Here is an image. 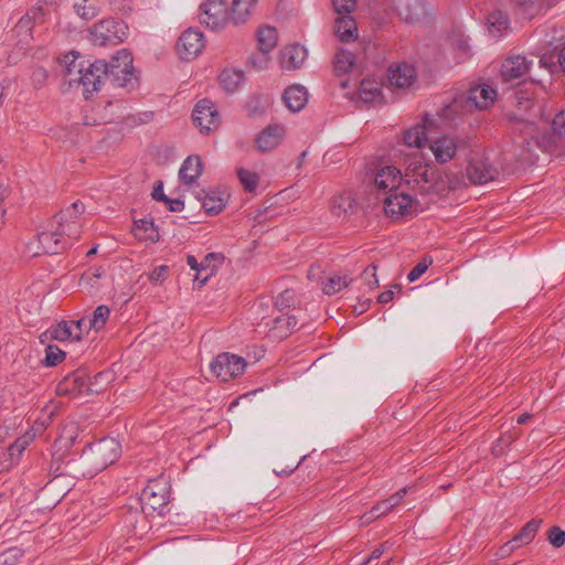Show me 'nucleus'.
<instances>
[{"instance_id": "9d476101", "label": "nucleus", "mask_w": 565, "mask_h": 565, "mask_svg": "<svg viewBox=\"0 0 565 565\" xmlns=\"http://www.w3.org/2000/svg\"><path fill=\"white\" fill-rule=\"evenodd\" d=\"M468 146L467 141L457 136L443 135L433 139L429 143L436 162L444 164L452 160L457 152Z\"/></svg>"}, {"instance_id": "1a4fd4ad", "label": "nucleus", "mask_w": 565, "mask_h": 565, "mask_svg": "<svg viewBox=\"0 0 565 565\" xmlns=\"http://www.w3.org/2000/svg\"><path fill=\"white\" fill-rule=\"evenodd\" d=\"M245 367L243 358L227 352L218 354L210 364L212 373L224 382L243 374Z\"/></svg>"}, {"instance_id": "a18cd8bd", "label": "nucleus", "mask_w": 565, "mask_h": 565, "mask_svg": "<svg viewBox=\"0 0 565 565\" xmlns=\"http://www.w3.org/2000/svg\"><path fill=\"white\" fill-rule=\"evenodd\" d=\"M74 10L85 21L93 20L99 13V8L92 0H79L74 4Z\"/></svg>"}, {"instance_id": "bb28decb", "label": "nucleus", "mask_w": 565, "mask_h": 565, "mask_svg": "<svg viewBox=\"0 0 565 565\" xmlns=\"http://www.w3.org/2000/svg\"><path fill=\"white\" fill-rule=\"evenodd\" d=\"M282 102L290 111H300L308 102L306 88L301 85L289 86L282 94Z\"/></svg>"}, {"instance_id": "f257e3e1", "label": "nucleus", "mask_w": 565, "mask_h": 565, "mask_svg": "<svg viewBox=\"0 0 565 565\" xmlns=\"http://www.w3.org/2000/svg\"><path fill=\"white\" fill-rule=\"evenodd\" d=\"M79 54L70 52L64 55L61 63L65 67V76L72 85L77 83L83 86V93L86 98L95 92H98L104 84L107 75V63L105 61H95L85 65L84 61H78Z\"/></svg>"}, {"instance_id": "f3484780", "label": "nucleus", "mask_w": 565, "mask_h": 565, "mask_svg": "<svg viewBox=\"0 0 565 565\" xmlns=\"http://www.w3.org/2000/svg\"><path fill=\"white\" fill-rule=\"evenodd\" d=\"M286 129L282 125L271 124L265 127L256 137L255 145L260 152L275 150L284 140Z\"/></svg>"}, {"instance_id": "774afa93", "label": "nucleus", "mask_w": 565, "mask_h": 565, "mask_svg": "<svg viewBox=\"0 0 565 565\" xmlns=\"http://www.w3.org/2000/svg\"><path fill=\"white\" fill-rule=\"evenodd\" d=\"M166 204L171 212H181L184 209L183 201H181L179 199L168 198V201H166Z\"/></svg>"}, {"instance_id": "20e7f679", "label": "nucleus", "mask_w": 565, "mask_h": 565, "mask_svg": "<svg viewBox=\"0 0 565 565\" xmlns=\"http://www.w3.org/2000/svg\"><path fill=\"white\" fill-rule=\"evenodd\" d=\"M128 26L121 20L106 19L95 23L89 29V39L95 45H116L125 41Z\"/></svg>"}, {"instance_id": "49530a36", "label": "nucleus", "mask_w": 565, "mask_h": 565, "mask_svg": "<svg viewBox=\"0 0 565 565\" xmlns=\"http://www.w3.org/2000/svg\"><path fill=\"white\" fill-rule=\"evenodd\" d=\"M40 14H42L41 8L32 9L18 21L14 28V32H17L18 34L21 32H25L24 39L22 41L26 42L28 38L31 36V34L29 33L32 29L31 21L35 20Z\"/></svg>"}, {"instance_id": "4d7b16f0", "label": "nucleus", "mask_w": 565, "mask_h": 565, "mask_svg": "<svg viewBox=\"0 0 565 565\" xmlns=\"http://www.w3.org/2000/svg\"><path fill=\"white\" fill-rule=\"evenodd\" d=\"M220 258V256L215 253L207 254L204 259L201 262V269L204 274L203 279L201 280V285H205L209 278L214 275V268L210 267V263L213 259Z\"/></svg>"}, {"instance_id": "ddd939ff", "label": "nucleus", "mask_w": 565, "mask_h": 565, "mask_svg": "<svg viewBox=\"0 0 565 565\" xmlns=\"http://www.w3.org/2000/svg\"><path fill=\"white\" fill-rule=\"evenodd\" d=\"M120 445L115 438H104L92 447L95 465L104 469L114 463L120 456Z\"/></svg>"}, {"instance_id": "79ce46f5", "label": "nucleus", "mask_w": 565, "mask_h": 565, "mask_svg": "<svg viewBox=\"0 0 565 565\" xmlns=\"http://www.w3.org/2000/svg\"><path fill=\"white\" fill-rule=\"evenodd\" d=\"M355 201L350 194H341L333 199L331 211L333 215L341 217L353 211Z\"/></svg>"}, {"instance_id": "412c9836", "label": "nucleus", "mask_w": 565, "mask_h": 565, "mask_svg": "<svg viewBox=\"0 0 565 565\" xmlns=\"http://www.w3.org/2000/svg\"><path fill=\"white\" fill-rule=\"evenodd\" d=\"M38 241L45 254H60L67 248V242L64 241L49 223V228L38 234Z\"/></svg>"}, {"instance_id": "338daca9", "label": "nucleus", "mask_w": 565, "mask_h": 565, "mask_svg": "<svg viewBox=\"0 0 565 565\" xmlns=\"http://www.w3.org/2000/svg\"><path fill=\"white\" fill-rule=\"evenodd\" d=\"M167 273H168L167 266H159L152 270V273L149 276V279L152 282L161 281L166 278Z\"/></svg>"}, {"instance_id": "37998d69", "label": "nucleus", "mask_w": 565, "mask_h": 565, "mask_svg": "<svg viewBox=\"0 0 565 565\" xmlns=\"http://www.w3.org/2000/svg\"><path fill=\"white\" fill-rule=\"evenodd\" d=\"M352 281V279L344 275V276H339V275H334V276H331L329 277L326 281H323L322 284V291L326 294V295H334L339 291H341L343 288L348 287L350 285V282Z\"/></svg>"}, {"instance_id": "f03ea898", "label": "nucleus", "mask_w": 565, "mask_h": 565, "mask_svg": "<svg viewBox=\"0 0 565 565\" xmlns=\"http://www.w3.org/2000/svg\"><path fill=\"white\" fill-rule=\"evenodd\" d=\"M497 98V92L487 84L471 87L468 92L457 95L444 109L445 115L459 114L489 108Z\"/></svg>"}, {"instance_id": "680f3d73", "label": "nucleus", "mask_w": 565, "mask_h": 565, "mask_svg": "<svg viewBox=\"0 0 565 565\" xmlns=\"http://www.w3.org/2000/svg\"><path fill=\"white\" fill-rule=\"evenodd\" d=\"M431 264V260L429 263H426L424 259L423 262H419L414 266V268L409 271L407 275L408 281L413 282L417 280L427 269L428 266Z\"/></svg>"}, {"instance_id": "a878e982", "label": "nucleus", "mask_w": 565, "mask_h": 565, "mask_svg": "<svg viewBox=\"0 0 565 565\" xmlns=\"http://www.w3.org/2000/svg\"><path fill=\"white\" fill-rule=\"evenodd\" d=\"M148 512L139 511L138 508H129L122 515V522L125 526L129 530V533L136 536H142V534L147 531L148 522L146 520V514Z\"/></svg>"}, {"instance_id": "c03bdc74", "label": "nucleus", "mask_w": 565, "mask_h": 565, "mask_svg": "<svg viewBox=\"0 0 565 565\" xmlns=\"http://www.w3.org/2000/svg\"><path fill=\"white\" fill-rule=\"evenodd\" d=\"M355 63V56L348 50H339L334 56V70L338 74L348 73Z\"/></svg>"}, {"instance_id": "9b49d317", "label": "nucleus", "mask_w": 565, "mask_h": 565, "mask_svg": "<svg viewBox=\"0 0 565 565\" xmlns=\"http://www.w3.org/2000/svg\"><path fill=\"white\" fill-rule=\"evenodd\" d=\"M377 200L383 202L384 211L388 216H404L417 212V202L403 191L396 190L385 196L379 195Z\"/></svg>"}, {"instance_id": "4468645a", "label": "nucleus", "mask_w": 565, "mask_h": 565, "mask_svg": "<svg viewBox=\"0 0 565 565\" xmlns=\"http://www.w3.org/2000/svg\"><path fill=\"white\" fill-rule=\"evenodd\" d=\"M90 391L89 380L83 371L68 374L56 386L58 395H67L71 397H76Z\"/></svg>"}, {"instance_id": "7c9ffc66", "label": "nucleus", "mask_w": 565, "mask_h": 565, "mask_svg": "<svg viewBox=\"0 0 565 565\" xmlns=\"http://www.w3.org/2000/svg\"><path fill=\"white\" fill-rule=\"evenodd\" d=\"M298 319L296 316H291L288 312H281L280 316H277L273 320V327L270 328V332L276 338H285L289 332L295 330L297 327Z\"/></svg>"}, {"instance_id": "a211bd4d", "label": "nucleus", "mask_w": 565, "mask_h": 565, "mask_svg": "<svg viewBox=\"0 0 565 565\" xmlns=\"http://www.w3.org/2000/svg\"><path fill=\"white\" fill-rule=\"evenodd\" d=\"M402 182L401 171L395 167L386 166L375 175L374 183L377 189V195L385 196L391 192L398 190Z\"/></svg>"}, {"instance_id": "c756f323", "label": "nucleus", "mask_w": 565, "mask_h": 565, "mask_svg": "<svg viewBox=\"0 0 565 565\" xmlns=\"http://www.w3.org/2000/svg\"><path fill=\"white\" fill-rule=\"evenodd\" d=\"M277 40V31L273 26H264L258 31L257 41L264 63L268 62L267 54L275 49Z\"/></svg>"}, {"instance_id": "0eeeda50", "label": "nucleus", "mask_w": 565, "mask_h": 565, "mask_svg": "<svg viewBox=\"0 0 565 565\" xmlns=\"http://www.w3.org/2000/svg\"><path fill=\"white\" fill-rule=\"evenodd\" d=\"M201 23L211 30H220L231 22L230 10L225 0H205L200 6Z\"/></svg>"}, {"instance_id": "f8f14e48", "label": "nucleus", "mask_w": 565, "mask_h": 565, "mask_svg": "<svg viewBox=\"0 0 565 565\" xmlns=\"http://www.w3.org/2000/svg\"><path fill=\"white\" fill-rule=\"evenodd\" d=\"M204 47L203 33L195 29L185 30L179 38L177 51L184 61L195 58Z\"/></svg>"}, {"instance_id": "b1692460", "label": "nucleus", "mask_w": 565, "mask_h": 565, "mask_svg": "<svg viewBox=\"0 0 565 565\" xmlns=\"http://www.w3.org/2000/svg\"><path fill=\"white\" fill-rule=\"evenodd\" d=\"M406 177L412 178L424 191H428L429 186L426 185L433 182L434 171L427 163L415 159L408 164Z\"/></svg>"}, {"instance_id": "f704fd0d", "label": "nucleus", "mask_w": 565, "mask_h": 565, "mask_svg": "<svg viewBox=\"0 0 565 565\" xmlns=\"http://www.w3.org/2000/svg\"><path fill=\"white\" fill-rule=\"evenodd\" d=\"M489 32L494 36H501L502 32L509 26L510 20L505 11L495 9L488 15Z\"/></svg>"}, {"instance_id": "5fc2aeb1", "label": "nucleus", "mask_w": 565, "mask_h": 565, "mask_svg": "<svg viewBox=\"0 0 565 565\" xmlns=\"http://www.w3.org/2000/svg\"><path fill=\"white\" fill-rule=\"evenodd\" d=\"M361 279L364 281V284L370 288L373 289L379 286V279L376 276V266L371 265L366 267L362 275Z\"/></svg>"}, {"instance_id": "8fccbe9b", "label": "nucleus", "mask_w": 565, "mask_h": 565, "mask_svg": "<svg viewBox=\"0 0 565 565\" xmlns=\"http://www.w3.org/2000/svg\"><path fill=\"white\" fill-rule=\"evenodd\" d=\"M276 308L280 312H288L290 309H295L296 306V294L294 290L286 289L278 295L275 302Z\"/></svg>"}, {"instance_id": "393cba45", "label": "nucleus", "mask_w": 565, "mask_h": 565, "mask_svg": "<svg viewBox=\"0 0 565 565\" xmlns=\"http://www.w3.org/2000/svg\"><path fill=\"white\" fill-rule=\"evenodd\" d=\"M307 58V50L305 46L296 43L286 46L280 54V63L282 68H299Z\"/></svg>"}, {"instance_id": "6e6d98bb", "label": "nucleus", "mask_w": 565, "mask_h": 565, "mask_svg": "<svg viewBox=\"0 0 565 565\" xmlns=\"http://www.w3.org/2000/svg\"><path fill=\"white\" fill-rule=\"evenodd\" d=\"M28 446V439L25 437L18 438L8 448V454L11 460L18 459L20 455L25 450Z\"/></svg>"}, {"instance_id": "4be33fe9", "label": "nucleus", "mask_w": 565, "mask_h": 565, "mask_svg": "<svg viewBox=\"0 0 565 565\" xmlns=\"http://www.w3.org/2000/svg\"><path fill=\"white\" fill-rule=\"evenodd\" d=\"M415 76V68L407 63L392 65L388 68L390 84L397 88L409 87L413 84Z\"/></svg>"}, {"instance_id": "6ab92c4d", "label": "nucleus", "mask_w": 565, "mask_h": 565, "mask_svg": "<svg viewBox=\"0 0 565 565\" xmlns=\"http://www.w3.org/2000/svg\"><path fill=\"white\" fill-rule=\"evenodd\" d=\"M541 523L542 520L536 519L529 521L511 541L501 547V555H509L516 547L530 544L534 540Z\"/></svg>"}, {"instance_id": "c9c22d12", "label": "nucleus", "mask_w": 565, "mask_h": 565, "mask_svg": "<svg viewBox=\"0 0 565 565\" xmlns=\"http://www.w3.org/2000/svg\"><path fill=\"white\" fill-rule=\"evenodd\" d=\"M220 84L227 93L235 92L244 81V73L239 70L225 68L220 74Z\"/></svg>"}, {"instance_id": "39448f33", "label": "nucleus", "mask_w": 565, "mask_h": 565, "mask_svg": "<svg viewBox=\"0 0 565 565\" xmlns=\"http://www.w3.org/2000/svg\"><path fill=\"white\" fill-rule=\"evenodd\" d=\"M169 499V484L163 478H159L150 480L142 489L139 503L143 512L163 515Z\"/></svg>"}, {"instance_id": "0e129e2a", "label": "nucleus", "mask_w": 565, "mask_h": 565, "mask_svg": "<svg viewBox=\"0 0 565 565\" xmlns=\"http://www.w3.org/2000/svg\"><path fill=\"white\" fill-rule=\"evenodd\" d=\"M519 124L522 126L520 127V131L526 136H533V134L535 132V126H534V122L533 120H531L530 118H521L519 119Z\"/></svg>"}, {"instance_id": "603ef678", "label": "nucleus", "mask_w": 565, "mask_h": 565, "mask_svg": "<svg viewBox=\"0 0 565 565\" xmlns=\"http://www.w3.org/2000/svg\"><path fill=\"white\" fill-rule=\"evenodd\" d=\"M65 359V352L56 345H47L45 349V366H55Z\"/></svg>"}, {"instance_id": "ea45409f", "label": "nucleus", "mask_w": 565, "mask_h": 565, "mask_svg": "<svg viewBox=\"0 0 565 565\" xmlns=\"http://www.w3.org/2000/svg\"><path fill=\"white\" fill-rule=\"evenodd\" d=\"M513 6L526 13H537L543 9H548L557 3L558 0H511Z\"/></svg>"}, {"instance_id": "5701e85b", "label": "nucleus", "mask_w": 565, "mask_h": 565, "mask_svg": "<svg viewBox=\"0 0 565 565\" xmlns=\"http://www.w3.org/2000/svg\"><path fill=\"white\" fill-rule=\"evenodd\" d=\"M258 0H233L230 19L235 25L245 24L254 14Z\"/></svg>"}, {"instance_id": "de8ad7c7", "label": "nucleus", "mask_w": 565, "mask_h": 565, "mask_svg": "<svg viewBox=\"0 0 565 565\" xmlns=\"http://www.w3.org/2000/svg\"><path fill=\"white\" fill-rule=\"evenodd\" d=\"M237 177L245 191L254 192L257 189L259 183L258 173L239 168L237 169Z\"/></svg>"}, {"instance_id": "e433bc0d", "label": "nucleus", "mask_w": 565, "mask_h": 565, "mask_svg": "<svg viewBox=\"0 0 565 565\" xmlns=\"http://www.w3.org/2000/svg\"><path fill=\"white\" fill-rule=\"evenodd\" d=\"M360 98L364 103H374L381 98V84L372 78H364L360 83Z\"/></svg>"}, {"instance_id": "6e6552de", "label": "nucleus", "mask_w": 565, "mask_h": 565, "mask_svg": "<svg viewBox=\"0 0 565 565\" xmlns=\"http://www.w3.org/2000/svg\"><path fill=\"white\" fill-rule=\"evenodd\" d=\"M192 119L202 134L216 130L221 124V116L215 104L206 98L195 104Z\"/></svg>"}, {"instance_id": "4c0bfd02", "label": "nucleus", "mask_w": 565, "mask_h": 565, "mask_svg": "<svg viewBox=\"0 0 565 565\" xmlns=\"http://www.w3.org/2000/svg\"><path fill=\"white\" fill-rule=\"evenodd\" d=\"M50 335L51 339L58 340V341H66L70 339L73 340H81V333H74V330H72V326L68 321H61L56 326L51 327L44 335Z\"/></svg>"}, {"instance_id": "72a5a7b5", "label": "nucleus", "mask_w": 565, "mask_h": 565, "mask_svg": "<svg viewBox=\"0 0 565 565\" xmlns=\"http://www.w3.org/2000/svg\"><path fill=\"white\" fill-rule=\"evenodd\" d=\"M200 200L202 201V207L210 215L218 214L226 205L225 193L222 192L205 193Z\"/></svg>"}, {"instance_id": "3c124183", "label": "nucleus", "mask_w": 565, "mask_h": 565, "mask_svg": "<svg viewBox=\"0 0 565 565\" xmlns=\"http://www.w3.org/2000/svg\"><path fill=\"white\" fill-rule=\"evenodd\" d=\"M23 554L20 547H10L0 553V565H17L23 557Z\"/></svg>"}, {"instance_id": "e2e57ef3", "label": "nucleus", "mask_w": 565, "mask_h": 565, "mask_svg": "<svg viewBox=\"0 0 565 565\" xmlns=\"http://www.w3.org/2000/svg\"><path fill=\"white\" fill-rule=\"evenodd\" d=\"M265 107L266 105L262 103L259 97H252L246 104V109L249 115L262 114Z\"/></svg>"}, {"instance_id": "c85d7f7f", "label": "nucleus", "mask_w": 565, "mask_h": 565, "mask_svg": "<svg viewBox=\"0 0 565 565\" xmlns=\"http://www.w3.org/2000/svg\"><path fill=\"white\" fill-rule=\"evenodd\" d=\"M202 162L199 156H189L179 170V179L183 184L191 185L202 174Z\"/></svg>"}, {"instance_id": "7ed1b4c3", "label": "nucleus", "mask_w": 565, "mask_h": 565, "mask_svg": "<svg viewBox=\"0 0 565 565\" xmlns=\"http://www.w3.org/2000/svg\"><path fill=\"white\" fill-rule=\"evenodd\" d=\"M84 210L85 205L81 201H76L65 210L55 214L50 222L56 233L67 242L68 247H72L81 237Z\"/></svg>"}, {"instance_id": "bf43d9fd", "label": "nucleus", "mask_w": 565, "mask_h": 565, "mask_svg": "<svg viewBox=\"0 0 565 565\" xmlns=\"http://www.w3.org/2000/svg\"><path fill=\"white\" fill-rule=\"evenodd\" d=\"M547 540L553 546L561 547L565 544V531L558 526H553L548 532Z\"/></svg>"}, {"instance_id": "2f4dec72", "label": "nucleus", "mask_w": 565, "mask_h": 565, "mask_svg": "<svg viewBox=\"0 0 565 565\" xmlns=\"http://www.w3.org/2000/svg\"><path fill=\"white\" fill-rule=\"evenodd\" d=\"M134 236L143 242L156 243L159 241V233L152 221L141 218L134 223Z\"/></svg>"}, {"instance_id": "2eb2a0df", "label": "nucleus", "mask_w": 565, "mask_h": 565, "mask_svg": "<svg viewBox=\"0 0 565 565\" xmlns=\"http://www.w3.org/2000/svg\"><path fill=\"white\" fill-rule=\"evenodd\" d=\"M532 61L522 55L507 57L500 67V75L503 82H512L523 78L530 71Z\"/></svg>"}, {"instance_id": "dca6fc26", "label": "nucleus", "mask_w": 565, "mask_h": 565, "mask_svg": "<svg viewBox=\"0 0 565 565\" xmlns=\"http://www.w3.org/2000/svg\"><path fill=\"white\" fill-rule=\"evenodd\" d=\"M497 174V169L483 157L471 158L467 167V175L475 184H484L493 180Z\"/></svg>"}, {"instance_id": "aec40b11", "label": "nucleus", "mask_w": 565, "mask_h": 565, "mask_svg": "<svg viewBox=\"0 0 565 565\" xmlns=\"http://www.w3.org/2000/svg\"><path fill=\"white\" fill-rule=\"evenodd\" d=\"M408 488H402L390 498L376 503L362 516L363 523H370L375 519L386 515L393 508L398 505L406 495Z\"/></svg>"}, {"instance_id": "cd10ccee", "label": "nucleus", "mask_w": 565, "mask_h": 565, "mask_svg": "<svg viewBox=\"0 0 565 565\" xmlns=\"http://www.w3.org/2000/svg\"><path fill=\"white\" fill-rule=\"evenodd\" d=\"M334 32L342 42L354 41L358 38V26L351 13H342L335 19Z\"/></svg>"}, {"instance_id": "58836bf2", "label": "nucleus", "mask_w": 565, "mask_h": 565, "mask_svg": "<svg viewBox=\"0 0 565 565\" xmlns=\"http://www.w3.org/2000/svg\"><path fill=\"white\" fill-rule=\"evenodd\" d=\"M427 141L425 125H415L404 134V143L408 147L422 148Z\"/></svg>"}, {"instance_id": "09e8293b", "label": "nucleus", "mask_w": 565, "mask_h": 565, "mask_svg": "<svg viewBox=\"0 0 565 565\" xmlns=\"http://www.w3.org/2000/svg\"><path fill=\"white\" fill-rule=\"evenodd\" d=\"M110 310L107 306L100 305L98 306L89 319V328L95 329L96 331L103 329L109 318Z\"/></svg>"}, {"instance_id": "a19ab883", "label": "nucleus", "mask_w": 565, "mask_h": 565, "mask_svg": "<svg viewBox=\"0 0 565 565\" xmlns=\"http://www.w3.org/2000/svg\"><path fill=\"white\" fill-rule=\"evenodd\" d=\"M399 14L407 22H414L424 13L422 0H405L404 6L398 7Z\"/></svg>"}, {"instance_id": "473e14b6", "label": "nucleus", "mask_w": 565, "mask_h": 565, "mask_svg": "<svg viewBox=\"0 0 565 565\" xmlns=\"http://www.w3.org/2000/svg\"><path fill=\"white\" fill-rule=\"evenodd\" d=\"M104 276L105 270L102 267L89 269L82 275L79 286L86 289L90 295H95L102 288V279Z\"/></svg>"}, {"instance_id": "69168bd1", "label": "nucleus", "mask_w": 565, "mask_h": 565, "mask_svg": "<svg viewBox=\"0 0 565 565\" xmlns=\"http://www.w3.org/2000/svg\"><path fill=\"white\" fill-rule=\"evenodd\" d=\"M151 196L156 201H162L164 203L168 201V196L163 192V183L161 181H158L154 184Z\"/></svg>"}, {"instance_id": "423d86ee", "label": "nucleus", "mask_w": 565, "mask_h": 565, "mask_svg": "<svg viewBox=\"0 0 565 565\" xmlns=\"http://www.w3.org/2000/svg\"><path fill=\"white\" fill-rule=\"evenodd\" d=\"M132 55L129 51L122 49L114 55L109 63H107L106 79L116 87H132L134 73H132Z\"/></svg>"}, {"instance_id": "13d9d810", "label": "nucleus", "mask_w": 565, "mask_h": 565, "mask_svg": "<svg viewBox=\"0 0 565 565\" xmlns=\"http://www.w3.org/2000/svg\"><path fill=\"white\" fill-rule=\"evenodd\" d=\"M331 2L338 14L351 13L356 7V0H331Z\"/></svg>"}, {"instance_id": "864d4df0", "label": "nucleus", "mask_w": 565, "mask_h": 565, "mask_svg": "<svg viewBox=\"0 0 565 565\" xmlns=\"http://www.w3.org/2000/svg\"><path fill=\"white\" fill-rule=\"evenodd\" d=\"M553 137L565 136V110L556 114L551 124Z\"/></svg>"}, {"instance_id": "052dcab7", "label": "nucleus", "mask_w": 565, "mask_h": 565, "mask_svg": "<svg viewBox=\"0 0 565 565\" xmlns=\"http://www.w3.org/2000/svg\"><path fill=\"white\" fill-rule=\"evenodd\" d=\"M31 79L35 88L43 87L47 79L46 70L43 67H35L32 72Z\"/></svg>"}]
</instances>
